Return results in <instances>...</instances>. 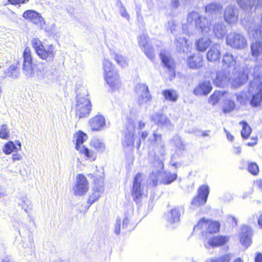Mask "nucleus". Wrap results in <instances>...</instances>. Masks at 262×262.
<instances>
[{"label":"nucleus","mask_w":262,"mask_h":262,"mask_svg":"<svg viewBox=\"0 0 262 262\" xmlns=\"http://www.w3.org/2000/svg\"><path fill=\"white\" fill-rule=\"evenodd\" d=\"M258 67L254 68L246 67L242 73H238V77H234L232 81V84L235 87H238L245 83L250 77H253V81H250L249 92L252 95L250 104L253 106H257L262 102V79L258 77L256 71Z\"/></svg>","instance_id":"f257e3e1"},{"label":"nucleus","mask_w":262,"mask_h":262,"mask_svg":"<svg viewBox=\"0 0 262 262\" xmlns=\"http://www.w3.org/2000/svg\"><path fill=\"white\" fill-rule=\"evenodd\" d=\"M210 22L206 17H202L200 13L192 11L187 15V23L182 27L184 33L189 35L201 32L207 34L210 30Z\"/></svg>","instance_id":"f03ea898"},{"label":"nucleus","mask_w":262,"mask_h":262,"mask_svg":"<svg viewBox=\"0 0 262 262\" xmlns=\"http://www.w3.org/2000/svg\"><path fill=\"white\" fill-rule=\"evenodd\" d=\"M148 142L154 146V161L152 162V176L155 172L160 171L164 168L163 161L166 155L165 142L162 135L154 130L152 136L148 140Z\"/></svg>","instance_id":"7ed1b4c3"},{"label":"nucleus","mask_w":262,"mask_h":262,"mask_svg":"<svg viewBox=\"0 0 262 262\" xmlns=\"http://www.w3.org/2000/svg\"><path fill=\"white\" fill-rule=\"evenodd\" d=\"M104 78L107 85L112 91L118 90L121 86V81L118 71L112 62L104 59L102 62Z\"/></svg>","instance_id":"20e7f679"},{"label":"nucleus","mask_w":262,"mask_h":262,"mask_svg":"<svg viewBox=\"0 0 262 262\" xmlns=\"http://www.w3.org/2000/svg\"><path fill=\"white\" fill-rule=\"evenodd\" d=\"M77 93L76 116L79 119L87 117L91 111V104L87 97L88 91L85 88H82L79 92L77 90Z\"/></svg>","instance_id":"39448f33"},{"label":"nucleus","mask_w":262,"mask_h":262,"mask_svg":"<svg viewBox=\"0 0 262 262\" xmlns=\"http://www.w3.org/2000/svg\"><path fill=\"white\" fill-rule=\"evenodd\" d=\"M31 45L40 59L47 62L54 60L56 50L53 45L44 46L38 38H34L31 40Z\"/></svg>","instance_id":"423d86ee"},{"label":"nucleus","mask_w":262,"mask_h":262,"mask_svg":"<svg viewBox=\"0 0 262 262\" xmlns=\"http://www.w3.org/2000/svg\"><path fill=\"white\" fill-rule=\"evenodd\" d=\"M87 139V135L80 130L76 132L73 136V141L76 142V149L80 153L84 154L88 159L94 161L96 157L95 153L82 145Z\"/></svg>","instance_id":"0eeeda50"},{"label":"nucleus","mask_w":262,"mask_h":262,"mask_svg":"<svg viewBox=\"0 0 262 262\" xmlns=\"http://www.w3.org/2000/svg\"><path fill=\"white\" fill-rule=\"evenodd\" d=\"M89 189L88 181L83 174H78L76 176V181L73 187L72 191L75 196L85 195Z\"/></svg>","instance_id":"6e6552de"},{"label":"nucleus","mask_w":262,"mask_h":262,"mask_svg":"<svg viewBox=\"0 0 262 262\" xmlns=\"http://www.w3.org/2000/svg\"><path fill=\"white\" fill-rule=\"evenodd\" d=\"M226 42L228 46L236 49H243L247 45L246 38L242 34L235 32L230 33L227 35Z\"/></svg>","instance_id":"1a4fd4ad"},{"label":"nucleus","mask_w":262,"mask_h":262,"mask_svg":"<svg viewBox=\"0 0 262 262\" xmlns=\"http://www.w3.org/2000/svg\"><path fill=\"white\" fill-rule=\"evenodd\" d=\"M135 91L138 95L137 102L140 106L147 104L151 99V96L146 84L138 83L136 85Z\"/></svg>","instance_id":"9d476101"},{"label":"nucleus","mask_w":262,"mask_h":262,"mask_svg":"<svg viewBox=\"0 0 262 262\" xmlns=\"http://www.w3.org/2000/svg\"><path fill=\"white\" fill-rule=\"evenodd\" d=\"M24 62L23 71L29 77H32L34 74V70L32 66V57L31 56V49L26 47L23 53Z\"/></svg>","instance_id":"9b49d317"},{"label":"nucleus","mask_w":262,"mask_h":262,"mask_svg":"<svg viewBox=\"0 0 262 262\" xmlns=\"http://www.w3.org/2000/svg\"><path fill=\"white\" fill-rule=\"evenodd\" d=\"M209 193V187L208 185L201 186L198 190V195L193 199L191 204L196 207L204 205L207 202Z\"/></svg>","instance_id":"f8f14e48"},{"label":"nucleus","mask_w":262,"mask_h":262,"mask_svg":"<svg viewBox=\"0 0 262 262\" xmlns=\"http://www.w3.org/2000/svg\"><path fill=\"white\" fill-rule=\"evenodd\" d=\"M220 228V224L219 222L206 220L205 219H203L194 227V229H205L207 228V232L213 233L218 232Z\"/></svg>","instance_id":"ddd939ff"},{"label":"nucleus","mask_w":262,"mask_h":262,"mask_svg":"<svg viewBox=\"0 0 262 262\" xmlns=\"http://www.w3.org/2000/svg\"><path fill=\"white\" fill-rule=\"evenodd\" d=\"M163 169L158 172H155L152 176V172L150 174V179L152 180L153 185H157L158 183V179L159 175L161 176V182L164 184H169L174 181L177 177L176 173H172L168 171H163L162 172Z\"/></svg>","instance_id":"4468645a"},{"label":"nucleus","mask_w":262,"mask_h":262,"mask_svg":"<svg viewBox=\"0 0 262 262\" xmlns=\"http://www.w3.org/2000/svg\"><path fill=\"white\" fill-rule=\"evenodd\" d=\"M143 177L141 173H137L134 180L132 194L134 200L137 202L143 194V187L142 185Z\"/></svg>","instance_id":"2eb2a0df"},{"label":"nucleus","mask_w":262,"mask_h":262,"mask_svg":"<svg viewBox=\"0 0 262 262\" xmlns=\"http://www.w3.org/2000/svg\"><path fill=\"white\" fill-rule=\"evenodd\" d=\"M238 18V10L234 6L229 5L224 10V18L226 22L233 24L237 22Z\"/></svg>","instance_id":"dca6fc26"},{"label":"nucleus","mask_w":262,"mask_h":262,"mask_svg":"<svg viewBox=\"0 0 262 262\" xmlns=\"http://www.w3.org/2000/svg\"><path fill=\"white\" fill-rule=\"evenodd\" d=\"M151 120L160 127H166L169 129L173 127V124L170 120L163 114L159 113L154 114L151 116Z\"/></svg>","instance_id":"f3484780"},{"label":"nucleus","mask_w":262,"mask_h":262,"mask_svg":"<svg viewBox=\"0 0 262 262\" xmlns=\"http://www.w3.org/2000/svg\"><path fill=\"white\" fill-rule=\"evenodd\" d=\"M104 192V184L102 181L97 183L94 182V186L93 187L92 192L88 200V203L91 205L95 201H97L100 197L101 194Z\"/></svg>","instance_id":"a211bd4d"},{"label":"nucleus","mask_w":262,"mask_h":262,"mask_svg":"<svg viewBox=\"0 0 262 262\" xmlns=\"http://www.w3.org/2000/svg\"><path fill=\"white\" fill-rule=\"evenodd\" d=\"M89 124L93 130H101L105 127V119L102 115L98 114L90 120Z\"/></svg>","instance_id":"6ab92c4d"},{"label":"nucleus","mask_w":262,"mask_h":262,"mask_svg":"<svg viewBox=\"0 0 262 262\" xmlns=\"http://www.w3.org/2000/svg\"><path fill=\"white\" fill-rule=\"evenodd\" d=\"M188 67L193 70H198L203 66L202 56L199 54H193L188 56L186 59Z\"/></svg>","instance_id":"aec40b11"},{"label":"nucleus","mask_w":262,"mask_h":262,"mask_svg":"<svg viewBox=\"0 0 262 262\" xmlns=\"http://www.w3.org/2000/svg\"><path fill=\"white\" fill-rule=\"evenodd\" d=\"M212 89L210 82L208 80H203L200 82L193 90L195 95H207Z\"/></svg>","instance_id":"412c9836"},{"label":"nucleus","mask_w":262,"mask_h":262,"mask_svg":"<svg viewBox=\"0 0 262 262\" xmlns=\"http://www.w3.org/2000/svg\"><path fill=\"white\" fill-rule=\"evenodd\" d=\"M252 229L248 226L244 225L241 228L240 242L245 247H248L251 243Z\"/></svg>","instance_id":"4be33fe9"},{"label":"nucleus","mask_w":262,"mask_h":262,"mask_svg":"<svg viewBox=\"0 0 262 262\" xmlns=\"http://www.w3.org/2000/svg\"><path fill=\"white\" fill-rule=\"evenodd\" d=\"M23 17L35 24H41L44 20L40 14L32 10L25 11L23 14Z\"/></svg>","instance_id":"5701e85b"},{"label":"nucleus","mask_w":262,"mask_h":262,"mask_svg":"<svg viewBox=\"0 0 262 262\" xmlns=\"http://www.w3.org/2000/svg\"><path fill=\"white\" fill-rule=\"evenodd\" d=\"M211 78H212L214 84L220 87L223 86L230 80L229 75L228 74H227L224 71L218 72L215 78H213L212 76H211Z\"/></svg>","instance_id":"b1692460"},{"label":"nucleus","mask_w":262,"mask_h":262,"mask_svg":"<svg viewBox=\"0 0 262 262\" xmlns=\"http://www.w3.org/2000/svg\"><path fill=\"white\" fill-rule=\"evenodd\" d=\"M220 46L219 45L212 46L207 54V59L211 62H215L220 58Z\"/></svg>","instance_id":"393cba45"},{"label":"nucleus","mask_w":262,"mask_h":262,"mask_svg":"<svg viewBox=\"0 0 262 262\" xmlns=\"http://www.w3.org/2000/svg\"><path fill=\"white\" fill-rule=\"evenodd\" d=\"M236 64L235 58L230 53H226L223 57V66L224 68H228L234 70Z\"/></svg>","instance_id":"a878e982"},{"label":"nucleus","mask_w":262,"mask_h":262,"mask_svg":"<svg viewBox=\"0 0 262 262\" xmlns=\"http://www.w3.org/2000/svg\"><path fill=\"white\" fill-rule=\"evenodd\" d=\"M184 208L183 206H177L172 209L168 216V221L170 223H174L179 221L181 213L183 212Z\"/></svg>","instance_id":"bb28decb"},{"label":"nucleus","mask_w":262,"mask_h":262,"mask_svg":"<svg viewBox=\"0 0 262 262\" xmlns=\"http://www.w3.org/2000/svg\"><path fill=\"white\" fill-rule=\"evenodd\" d=\"M227 31L226 26L223 22L215 23L213 28V32L218 38H222Z\"/></svg>","instance_id":"cd10ccee"},{"label":"nucleus","mask_w":262,"mask_h":262,"mask_svg":"<svg viewBox=\"0 0 262 262\" xmlns=\"http://www.w3.org/2000/svg\"><path fill=\"white\" fill-rule=\"evenodd\" d=\"M229 241L227 236H216L210 238L208 241L209 244L212 247H218L224 245Z\"/></svg>","instance_id":"c85d7f7f"},{"label":"nucleus","mask_w":262,"mask_h":262,"mask_svg":"<svg viewBox=\"0 0 262 262\" xmlns=\"http://www.w3.org/2000/svg\"><path fill=\"white\" fill-rule=\"evenodd\" d=\"M174 43L180 52H186L188 51L187 41L184 37L177 36Z\"/></svg>","instance_id":"c756f323"},{"label":"nucleus","mask_w":262,"mask_h":262,"mask_svg":"<svg viewBox=\"0 0 262 262\" xmlns=\"http://www.w3.org/2000/svg\"><path fill=\"white\" fill-rule=\"evenodd\" d=\"M251 53L252 57L257 58L262 55V41H256L251 45Z\"/></svg>","instance_id":"7c9ffc66"},{"label":"nucleus","mask_w":262,"mask_h":262,"mask_svg":"<svg viewBox=\"0 0 262 262\" xmlns=\"http://www.w3.org/2000/svg\"><path fill=\"white\" fill-rule=\"evenodd\" d=\"M222 6L220 4L211 3L205 7V12L206 13L212 16L217 15L221 11Z\"/></svg>","instance_id":"2f4dec72"},{"label":"nucleus","mask_w":262,"mask_h":262,"mask_svg":"<svg viewBox=\"0 0 262 262\" xmlns=\"http://www.w3.org/2000/svg\"><path fill=\"white\" fill-rule=\"evenodd\" d=\"M210 39L208 37H202L195 42L197 49L199 51L203 52L211 45Z\"/></svg>","instance_id":"473e14b6"},{"label":"nucleus","mask_w":262,"mask_h":262,"mask_svg":"<svg viewBox=\"0 0 262 262\" xmlns=\"http://www.w3.org/2000/svg\"><path fill=\"white\" fill-rule=\"evenodd\" d=\"M160 57L164 66L169 71H173V59L165 51L160 53Z\"/></svg>","instance_id":"72a5a7b5"},{"label":"nucleus","mask_w":262,"mask_h":262,"mask_svg":"<svg viewBox=\"0 0 262 262\" xmlns=\"http://www.w3.org/2000/svg\"><path fill=\"white\" fill-rule=\"evenodd\" d=\"M162 94L164 97L165 100L171 102H176L178 98V92L173 89L163 90Z\"/></svg>","instance_id":"f704fd0d"},{"label":"nucleus","mask_w":262,"mask_h":262,"mask_svg":"<svg viewBox=\"0 0 262 262\" xmlns=\"http://www.w3.org/2000/svg\"><path fill=\"white\" fill-rule=\"evenodd\" d=\"M91 145L98 152H103L106 149L105 143L101 139H94L91 142Z\"/></svg>","instance_id":"c9c22d12"},{"label":"nucleus","mask_w":262,"mask_h":262,"mask_svg":"<svg viewBox=\"0 0 262 262\" xmlns=\"http://www.w3.org/2000/svg\"><path fill=\"white\" fill-rule=\"evenodd\" d=\"M225 93V92L215 91L209 97L208 102L213 105L216 104L224 97Z\"/></svg>","instance_id":"e433bc0d"},{"label":"nucleus","mask_w":262,"mask_h":262,"mask_svg":"<svg viewBox=\"0 0 262 262\" xmlns=\"http://www.w3.org/2000/svg\"><path fill=\"white\" fill-rule=\"evenodd\" d=\"M134 129H133L126 134L124 140L122 141L123 146H132L134 144Z\"/></svg>","instance_id":"4c0bfd02"},{"label":"nucleus","mask_w":262,"mask_h":262,"mask_svg":"<svg viewBox=\"0 0 262 262\" xmlns=\"http://www.w3.org/2000/svg\"><path fill=\"white\" fill-rule=\"evenodd\" d=\"M112 56L117 63L121 67L124 68L127 66V60L125 57L116 52H113Z\"/></svg>","instance_id":"58836bf2"},{"label":"nucleus","mask_w":262,"mask_h":262,"mask_svg":"<svg viewBox=\"0 0 262 262\" xmlns=\"http://www.w3.org/2000/svg\"><path fill=\"white\" fill-rule=\"evenodd\" d=\"M235 107L234 101L227 99L224 102L223 105V111L224 113H228L233 111Z\"/></svg>","instance_id":"ea45409f"},{"label":"nucleus","mask_w":262,"mask_h":262,"mask_svg":"<svg viewBox=\"0 0 262 262\" xmlns=\"http://www.w3.org/2000/svg\"><path fill=\"white\" fill-rule=\"evenodd\" d=\"M243 128L241 130V135L243 138L247 139L250 135L251 129L246 122H241Z\"/></svg>","instance_id":"a19ab883"},{"label":"nucleus","mask_w":262,"mask_h":262,"mask_svg":"<svg viewBox=\"0 0 262 262\" xmlns=\"http://www.w3.org/2000/svg\"><path fill=\"white\" fill-rule=\"evenodd\" d=\"M17 146L12 141H9L6 143L3 148V151L5 154L8 155L16 150Z\"/></svg>","instance_id":"79ce46f5"},{"label":"nucleus","mask_w":262,"mask_h":262,"mask_svg":"<svg viewBox=\"0 0 262 262\" xmlns=\"http://www.w3.org/2000/svg\"><path fill=\"white\" fill-rule=\"evenodd\" d=\"M6 76L13 78H16L18 77L19 73L15 66H10L6 71Z\"/></svg>","instance_id":"37998d69"},{"label":"nucleus","mask_w":262,"mask_h":262,"mask_svg":"<svg viewBox=\"0 0 262 262\" xmlns=\"http://www.w3.org/2000/svg\"><path fill=\"white\" fill-rule=\"evenodd\" d=\"M18 204L21 206L22 209H23L26 212H28V210L31 208V203L29 200L26 198H23L19 199V202H18Z\"/></svg>","instance_id":"c03bdc74"},{"label":"nucleus","mask_w":262,"mask_h":262,"mask_svg":"<svg viewBox=\"0 0 262 262\" xmlns=\"http://www.w3.org/2000/svg\"><path fill=\"white\" fill-rule=\"evenodd\" d=\"M10 136V131L6 124H3L0 128V138L3 139H7Z\"/></svg>","instance_id":"a18cd8bd"},{"label":"nucleus","mask_w":262,"mask_h":262,"mask_svg":"<svg viewBox=\"0 0 262 262\" xmlns=\"http://www.w3.org/2000/svg\"><path fill=\"white\" fill-rule=\"evenodd\" d=\"M238 5L243 9H248L249 7L252 9V6L255 5V3H252L251 0H236Z\"/></svg>","instance_id":"49530a36"},{"label":"nucleus","mask_w":262,"mask_h":262,"mask_svg":"<svg viewBox=\"0 0 262 262\" xmlns=\"http://www.w3.org/2000/svg\"><path fill=\"white\" fill-rule=\"evenodd\" d=\"M138 43L139 46L142 50L146 48L147 46H149L148 45V37L145 34H142L139 36L138 38Z\"/></svg>","instance_id":"de8ad7c7"},{"label":"nucleus","mask_w":262,"mask_h":262,"mask_svg":"<svg viewBox=\"0 0 262 262\" xmlns=\"http://www.w3.org/2000/svg\"><path fill=\"white\" fill-rule=\"evenodd\" d=\"M52 76V72L46 68L43 69L42 70H39L38 73V76L40 79H50Z\"/></svg>","instance_id":"09e8293b"},{"label":"nucleus","mask_w":262,"mask_h":262,"mask_svg":"<svg viewBox=\"0 0 262 262\" xmlns=\"http://www.w3.org/2000/svg\"><path fill=\"white\" fill-rule=\"evenodd\" d=\"M230 256L229 254H225L221 257H213L210 259L211 262H229Z\"/></svg>","instance_id":"8fccbe9b"},{"label":"nucleus","mask_w":262,"mask_h":262,"mask_svg":"<svg viewBox=\"0 0 262 262\" xmlns=\"http://www.w3.org/2000/svg\"><path fill=\"white\" fill-rule=\"evenodd\" d=\"M146 55L151 60L154 59L155 53L153 48L150 46H147V48L143 50Z\"/></svg>","instance_id":"3c124183"},{"label":"nucleus","mask_w":262,"mask_h":262,"mask_svg":"<svg viewBox=\"0 0 262 262\" xmlns=\"http://www.w3.org/2000/svg\"><path fill=\"white\" fill-rule=\"evenodd\" d=\"M248 171L253 175H256L259 169L257 165L255 163H251L248 166Z\"/></svg>","instance_id":"603ef678"},{"label":"nucleus","mask_w":262,"mask_h":262,"mask_svg":"<svg viewBox=\"0 0 262 262\" xmlns=\"http://www.w3.org/2000/svg\"><path fill=\"white\" fill-rule=\"evenodd\" d=\"M173 141L176 146L180 149H184L185 145L183 144L182 140L179 136H175L173 138Z\"/></svg>","instance_id":"864d4df0"},{"label":"nucleus","mask_w":262,"mask_h":262,"mask_svg":"<svg viewBox=\"0 0 262 262\" xmlns=\"http://www.w3.org/2000/svg\"><path fill=\"white\" fill-rule=\"evenodd\" d=\"M220 199L224 201H230L232 199V196L230 192H225L220 196Z\"/></svg>","instance_id":"5fc2aeb1"},{"label":"nucleus","mask_w":262,"mask_h":262,"mask_svg":"<svg viewBox=\"0 0 262 262\" xmlns=\"http://www.w3.org/2000/svg\"><path fill=\"white\" fill-rule=\"evenodd\" d=\"M121 220L119 219H117L116 220L115 228L114 230V232L116 234H119L120 233L121 229Z\"/></svg>","instance_id":"6e6d98bb"},{"label":"nucleus","mask_w":262,"mask_h":262,"mask_svg":"<svg viewBox=\"0 0 262 262\" xmlns=\"http://www.w3.org/2000/svg\"><path fill=\"white\" fill-rule=\"evenodd\" d=\"M120 14L122 17L127 19H128L129 18V14H128L125 8L123 5H121L120 8Z\"/></svg>","instance_id":"4d7b16f0"},{"label":"nucleus","mask_w":262,"mask_h":262,"mask_svg":"<svg viewBox=\"0 0 262 262\" xmlns=\"http://www.w3.org/2000/svg\"><path fill=\"white\" fill-rule=\"evenodd\" d=\"M251 1L252 3H255V5L252 6L251 9H250V8L249 7H248V9H246V10L249 9L250 10L252 11L254 7H255V8H254V9H255L256 7H257L258 6H262V0H251Z\"/></svg>","instance_id":"13d9d810"},{"label":"nucleus","mask_w":262,"mask_h":262,"mask_svg":"<svg viewBox=\"0 0 262 262\" xmlns=\"http://www.w3.org/2000/svg\"><path fill=\"white\" fill-rule=\"evenodd\" d=\"M22 159V156L19 154H13L12 156V160L15 162L16 161H20Z\"/></svg>","instance_id":"bf43d9fd"},{"label":"nucleus","mask_w":262,"mask_h":262,"mask_svg":"<svg viewBox=\"0 0 262 262\" xmlns=\"http://www.w3.org/2000/svg\"><path fill=\"white\" fill-rule=\"evenodd\" d=\"M129 226V220L127 217H125L123 221V228L127 229Z\"/></svg>","instance_id":"052dcab7"},{"label":"nucleus","mask_w":262,"mask_h":262,"mask_svg":"<svg viewBox=\"0 0 262 262\" xmlns=\"http://www.w3.org/2000/svg\"><path fill=\"white\" fill-rule=\"evenodd\" d=\"M139 134L141 135L142 140H144L148 137L149 135V132L147 130L142 131L141 132V133H139Z\"/></svg>","instance_id":"680f3d73"},{"label":"nucleus","mask_w":262,"mask_h":262,"mask_svg":"<svg viewBox=\"0 0 262 262\" xmlns=\"http://www.w3.org/2000/svg\"><path fill=\"white\" fill-rule=\"evenodd\" d=\"M224 130L225 132L226 133L227 139L230 141H233V140L234 139V137L232 135H231L230 133L228 131H227V130L225 128H224Z\"/></svg>","instance_id":"e2e57ef3"},{"label":"nucleus","mask_w":262,"mask_h":262,"mask_svg":"<svg viewBox=\"0 0 262 262\" xmlns=\"http://www.w3.org/2000/svg\"><path fill=\"white\" fill-rule=\"evenodd\" d=\"M237 100L241 103H244L245 102V99L243 96V94H238L236 95Z\"/></svg>","instance_id":"0e129e2a"},{"label":"nucleus","mask_w":262,"mask_h":262,"mask_svg":"<svg viewBox=\"0 0 262 262\" xmlns=\"http://www.w3.org/2000/svg\"><path fill=\"white\" fill-rule=\"evenodd\" d=\"M180 4L179 0H171V5L173 8H177Z\"/></svg>","instance_id":"69168bd1"},{"label":"nucleus","mask_w":262,"mask_h":262,"mask_svg":"<svg viewBox=\"0 0 262 262\" xmlns=\"http://www.w3.org/2000/svg\"><path fill=\"white\" fill-rule=\"evenodd\" d=\"M255 185L259 189L262 190V180H258L255 182Z\"/></svg>","instance_id":"338daca9"},{"label":"nucleus","mask_w":262,"mask_h":262,"mask_svg":"<svg viewBox=\"0 0 262 262\" xmlns=\"http://www.w3.org/2000/svg\"><path fill=\"white\" fill-rule=\"evenodd\" d=\"M255 262H262V254L258 253L255 258Z\"/></svg>","instance_id":"774afa93"}]
</instances>
